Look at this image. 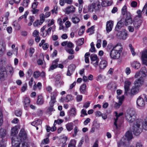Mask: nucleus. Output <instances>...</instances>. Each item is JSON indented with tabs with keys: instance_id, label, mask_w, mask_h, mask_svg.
I'll return each instance as SVG.
<instances>
[{
	"instance_id": "5701e85b",
	"label": "nucleus",
	"mask_w": 147,
	"mask_h": 147,
	"mask_svg": "<svg viewBox=\"0 0 147 147\" xmlns=\"http://www.w3.org/2000/svg\"><path fill=\"white\" fill-rule=\"evenodd\" d=\"M78 15L74 14L71 19L72 22L74 24L78 23L80 21V19L77 17Z\"/></svg>"
},
{
	"instance_id": "f8f14e48",
	"label": "nucleus",
	"mask_w": 147,
	"mask_h": 147,
	"mask_svg": "<svg viewBox=\"0 0 147 147\" xmlns=\"http://www.w3.org/2000/svg\"><path fill=\"white\" fill-rule=\"evenodd\" d=\"M121 54L113 49L111 51L110 56L111 58L113 59H117L120 56Z\"/></svg>"
},
{
	"instance_id": "e433bc0d",
	"label": "nucleus",
	"mask_w": 147,
	"mask_h": 147,
	"mask_svg": "<svg viewBox=\"0 0 147 147\" xmlns=\"http://www.w3.org/2000/svg\"><path fill=\"white\" fill-rule=\"evenodd\" d=\"M43 103V100L41 95H39L38 97L37 103L39 105H41Z\"/></svg>"
},
{
	"instance_id": "0eeeda50",
	"label": "nucleus",
	"mask_w": 147,
	"mask_h": 147,
	"mask_svg": "<svg viewBox=\"0 0 147 147\" xmlns=\"http://www.w3.org/2000/svg\"><path fill=\"white\" fill-rule=\"evenodd\" d=\"M115 116L116 117V118H114V125L113 126V131L115 132H116L117 130L119 129V126L117 125V122L118 119V118L121 116H122L123 115L122 113H118L117 112H115Z\"/></svg>"
},
{
	"instance_id": "49530a36",
	"label": "nucleus",
	"mask_w": 147,
	"mask_h": 147,
	"mask_svg": "<svg viewBox=\"0 0 147 147\" xmlns=\"http://www.w3.org/2000/svg\"><path fill=\"white\" fill-rule=\"evenodd\" d=\"M49 142V140L48 138H47L43 140V141H42L41 145L42 146L43 144H48Z\"/></svg>"
},
{
	"instance_id": "f257e3e1",
	"label": "nucleus",
	"mask_w": 147,
	"mask_h": 147,
	"mask_svg": "<svg viewBox=\"0 0 147 147\" xmlns=\"http://www.w3.org/2000/svg\"><path fill=\"white\" fill-rule=\"evenodd\" d=\"M142 123V120L141 119L136 120L134 122L132 130L135 135H138L142 131V127H140Z\"/></svg>"
},
{
	"instance_id": "c9c22d12",
	"label": "nucleus",
	"mask_w": 147,
	"mask_h": 147,
	"mask_svg": "<svg viewBox=\"0 0 147 147\" xmlns=\"http://www.w3.org/2000/svg\"><path fill=\"white\" fill-rule=\"evenodd\" d=\"M30 99L28 97H26L25 98L24 101V107L25 108L27 107L30 103Z\"/></svg>"
},
{
	"instance_id": "423d86ee",
	"label": "nucleus",
	"mask_w": 147,
	"mask_h": 147,
	"mask_svg": "<svg viewBox=\"0 0 147 147\" xmlns=\"http://www.w3.org/2000/svg\"><path fill=\"white\" fill-rule=\"evenodd\" d=\"M90 59L91 63L95 67H96L98 65L99 59L97 55L95 54H92L90 55Z\"/></svg>"
},
{
	"instance_id": "20e7f679",
	"label": "nucleus",
	"mask_w": 147,
	"mask_h": 147,
	"mask_svg": "<svg viewBox=\"0 0 147 147\" xmlns=\"http://www.w3.org/2000/svg\"><path fill=\"white\" fill-rule=\"evenodd\" d=\"M100 2L99 1L96 3H92L89 4L87 7L88 12H92L94 11H99L101 8Z\"/></svg>"
},
{
	"instance_id": "9b49d317",
	"label": "nucleus",
	"mask_w": 147,
	"mask_h": 147,
	"mask_svg": "<svg viewBox=\"0 0 147 147\" xmlns=\"http://www.w3.org/2000/svg\"><path fill=\"white\" fill-rule=\"evenodd\" d=\"M147 72L146 69L145 67H142L139 72L136 73L134 77L135 78H137L139 76H141L144 78Z\"/></svg>"
},
{
	"instance_id": "393cba45",
	"label": "nucleus",
	"mask_w": 147,
	"mask_h": 147,
	"mask_svg": "<svg viewBox=\"0 0 147 147\" xmlns=\"http://www.w3.org/2000/svg\"><path fill=\"white\" fill-rule=\"evenodd\" d=\"M124 25V23L122 20L119 21L117 23L116 27L115 30L117 31H118Z\"/></svg>"
},
{
	"instance_id": "6e6d98bb",
	"label": "nucleus",
	"mask_w": 147,
	"mask_h": 147,
	"mask_svg": "<svg viewBox=\"0 0 147 147\" xmlns=\"http://www.w3.org/2000/svg\"><path fill=\"white\" fill-rule=\"evenodd\" d=\"M84 38H81L78 40L77 44L78 45L81 46L82 45L84 42Z\"/></svg>"
},
{
	"instance_id": "9d476101",
	"label": "nucleus",
	"mask_w": 147,
	"mask_h": 147,
	"mask_svg": "<svg viewBox=\"0 0 147 147\" xmlns=\"http://www.w3.org/2000/svg\"><path fill=\"white\" fill-rule=\"evenodd\" d=\"M141 59L143 64L147 66V50L142 51L141 53Z\"/></svg>"
},
{
	"instance_id": "4c0bfd02",
	"label": "nucleus",
	"mask_w": 147,
	"mask_h": 147,
	"mask_svg": "<svg viewBox=\"0 0 147 147\" xmlns=\"http://www.w3.org/2000/svg\"><path fill=\"white\" fill-rule=\"evenodd\" d=\"M76 114V109L74 107H72L69 111L70 115L72 117L75 116Z\"/></svg>"
},
{
	"instance_id": "1a4fd4ad",
	"label": "nucleus",
	"mask_w": 147,
	"mask_h": 147,
	"mask_svg": "<svg viewBox=\"0 0 147 147\" xmlns=\"http://www.w3.org/2000/svg\"><path fill=\"white\" fill-rule=\"evenodd\" d=\"M142 23V19L138 17H134L133 20V24L136 29H137L140 26Z\"/></svg>"
},
{
	"instance_id": "b1692460",
	"label": "nucleus",
	"mask_w": 147,
	"mask_h": 147,
	"mask_svg": "<svg viewBox=\"0 0 147 147\" xmlns=\"http://www.w3.org/2000/svg\"><path fill=\"white\" fill-rule=\"evenodd\" d=\"M107 65V62L105 60H102L100 62L99 67L100 69H104Z\"/></svg>"
},
{
	"instance_id": "603ef678",
	"label": "nucleus",
	"mask_w": 147,
	"mask_h": 147,
	"mask_svg": "<svg viewBox=\"0 0 147 147\" xmlns=\"http://www.w3.org/2000/svg\"><path fill=\"white\" fill-rule=\"evenodd\" d=\"M129 46L130 48V50L132 55L133 56H135L136 55V53L135 52L134 49L133 47H132V45L131 44H129Z\"/></svg>"
},
{
	"instance_id": "bb28decb",
	"label": "nucleus",
	"mask_w": 147,
	"mask_h": 147,
	"mask_svg": "<svg viewBox=\"0 0 147 147\" xmlns=\"http://www.w3.org/2000/svg\"><path fill=\"white\" fill-rule=\"evenodd\" d=\"M139 87L136 86L134 85V86L133 87L131 90V93L133 95L135 94H137L139 92Z\"/></svg>"
},
{
	"instance_id": "f704fd0d",
	"label": "nucleus",
	"mask_w": 147,
	"mask_h": 147,
	"mask_svg": "<svg viewBox=\"0 0 147 147\" xmlns=\"http://www.w3.org/2000/svg\"><path fill=\"white\" fill-rule=\"evenodd\" d=\"M66 127L68 131L71 130L73 127V124L72 123H67L66 125Z\"/></svg>"
},
{
	"instance_id": "cd10ccee",
	"label": "nucleus",
	"mask_w": 147,
	"mask_h": 147,
	"mask_svg": "<svg viewBox=\"0 0 147 147\" xmlns=\"http://www.w3.org/2000/svg\"><path fill=\"white\" fill-rule=\"evenodd\" d=\"M18 129L16 126H15L11 128V130L10 135L11 136H15L18 133Z\"/></svg>"
},
{
	"instance_id": "7ed1b4c3",
	"label": "nucleus",
	"mask_w": 147,
	"mask_h": 147,
	"mask_svg": "<svg viewBox=\"0 0 147 147\" xmlns=\"http://www.w3.org/2000/svg\"><path fill=\"white\" fill-rule=\"evenodd\" d=\"M125 117L129 123H131L136 120V116L135 111L131 109L125 114Z\"/></svg>"
},
{
	"instance_id": "ea45409f",
	"label": "nucleus",
	"mask_w": 147,
	"mask_h": 147,
	"mask_svg": "<svg viewBox=\"0 0 147 147\" xmlns=\"http://www.w3.org/2000/svg\"><path fill=\"white\" fill-rule=\"evenodd\" d=\"M125 136L128 140H131L132 139L133 137L131 132L129 131L126 133Z\"/></svg>"
},
{
	"instance_id": "2f4dec72",
	"label": "nucleus",
	"mask_w": 147,
	"mask_h": 147,
	"mask_svg": "<svg viewBox=\"0 0 147 147\" xmlns=\"http://www.w3.org/2000/svg\"><path fill=\"white\" fill-rule=\"evenodd\" d=\"M131 66L136 69H139L140 66V63L136 61H134L131 63Z\"/></svg>"
},
{
	"instance_id": "680f3d73",
	"label": "nucleus",
	"mask_w": 147,
	"mask_h": 147,
	"mask_svg": "<svg viewBox=\"0 0 147 147\" xmlns=\"http://www.w3.org/2000/svg\"><path fill=\"white\" fill-rule=\"evenodd\" d=\"M40 76L39 72L36 71L34 73L33 76L35 78H37Z\"/></svg>"
},
{
	"instance_id": "4be33fe9",
	"label": "nucleus",
	"mask_w": 147,
	"mask_h": 147,
	"mask_svg": "<svg viewBox=\"0 0 147 147\" xmlns=\"http://www.w3.org/2000/svg\"><path fill=\"white\" fill-rule=\"evenodd\" d=\"M5 47V42H0V56L3 54L6 49Z\"/></svg>"
},
{
	"instance_id": "c85d7f7f",
	"label": "nucleus",
	"mask_w": 147,
	"mask_h": 147,
	"mask_svg": "<svg viewBox=\"0 0 147 147\" xmlns=\"http://www.w3.org/2000/svg\"><path fill=\"white\" fill-rule=\"evenodd\" d=\"M124 138H122L118 143V147H125L126 146Z\"/></svg>"
},
{
	"instance_id": "0e129e2a",
	"label": "nucleus",
	"mask_w": 147,
	"mask_h": 147,
	"mask_svg": "<svg viewBox=\"0 0 147 147\" xmlns=\"http://www.w3.org/2000/svg\"><path fill=\"white\" fill-rule=\"evenodd\" d=\"M82 95H77L76 97V100L77 102H80L82 100Z\"/></svg>"
},
{
	"instance_id": "2eb2a0df",
	"label": "nucleus",
	"mask_w": 147,
	"mask_h": 147,
	"mask_svg": "<svg viewBox=\"0 0 147 147\" xmlns=\"http://www.w3.org/2000/svg\"><path fill=\"white\" fill-rule=\"evenodd\" d=\"M76 11V8L73 5L69 6L64 9V11L67 14H69L71 13H74Z\"/></svg>"
},
{
	"instance_id": "6e6552de",
	"label": "nucleus",
	"mask_w": 147,
	"mask_h": 147,
	"mask_svg": "<svg viewBox=\"0 0 147 147\" xmlns=\"http://www.w3.org/2000/svg\"><path fill=\"white\" fill-rule=\"evenodd\" d=\"M117 35L120 38L123 40H125L128 35L127 32L125 29L119 32Z\"/></svg>"
},
{
	"instance_id": "dca6fc26",
	"label": "nucleus",
	"mask_w": 147,
	"mask_h": 147,
	"mask_svg": "<svg viewBox=\"0 0 147 147\" xmlns=\"http://www.w3.org/2000/svg\"><path fill=\"white\" fill-rule=\"evenodd\" d=\"M117 98L119 99V102L118 103L116 102L115 105V107L116 108L118 109L119 107L120 106L122 105L124 99V96H122L121 97L118 96Z\"/></svg>"
},
{
	"instance_id": "5fc2aeb1",
	"label": "nucleus",
	"mask_w": 147,
	"mask_h": 147,
	"mask_svg": "<svg viewBox=\"0 0 147 147\" xmlns=\"http://www.w3.org/2000/svg\"><path fill=\"white\" fill-rule=\"evenodd\" d=\"M74 134H73L74 137H75L77 135V133L79 131V130L77 127H75L74 129Z\"/></svg>"
},
{
	"instance_id": "4468645a",
	"label": "nucleus",
	"mask_w": 147,
	"mask_h": 147,
	"mask_svg": "<svg viewBox=\"0 0 147 147\" xmlns=\"http://www.w3.org/2000/svg\"><path fill=\"white\" fill-rule=\"evenodd\" d=\"M7 72L6 69L4 68L0 69V80H4L7 77Z\"/></svg>"
},
{
	"instance_id": "3c124183",
	"label": "nucleus",
	"mask_w": 147,
	"mask_h": 147,
	"mask_svg": "<svg viewBox=\"0 0 147 147\" xmlns=\"http://www.w3.org/2000/svg\"><path fill=\"white\" fill-rule=\"evenodd\" d=\"M29 3V0H24L23 3V6L26 7L28 6Z\"/></svg>"
},
{
	"instance_id": "7c9ffc66",
	"label": "nucleus",
	"mask_w": 147,
	"mask_h": 147,
	"mask_svg": "<svg viewBox=\"0 0 147 147\" xmlns=\"http://www.w3.org/2000/svg\"><path fill=\"white\" fill-rule=\"evenodd\" d=\"M56 95L54 94L51 96V100L49 102V105L50 107H52L54 105V104L55 102Z\"/></svg>"
},
{
	"instance_id": "de8ad7c7",
	"label": "nucleus",
	"mask_w": 147,
	"mask_h": 147,
	"mask_svg": "<svg viewBox=\"0 0 147 147\" xmlns=\"http://www.w3.org/2000/svg\"><path fill=\"white\" fill-rule=\"evenodd\" d=\"M96 80L100 82H103L104 80L103 76L101 74H99L96 77Z\"/></svg>"
},
{
	"instance_id": "c756f323",
	"label": "nucleus",
	"mask_w": 147,
	"mask_h": 147,
	"mask_svg": "<svg viewBox=\"0 0 147 147\" xmlns=\"http://www.w3.org/2000/svg\"><path fill=\"white\" fill-rule=\"evenodd\" d=\"M64 82L63 80H56L55 82V85L57 87L60 88L63 85Z\"/></svg>"
},
{
	"instance_id": "e2e57ef3",
	"label": "nucleus",
	"mask_w": 147,
	"mask_h": 147,
	"mask_svg": "<svg viewBox=\"0 0 147 147\" xmlns=\"http://www.w3.org/2000/svg\"><path fill=\"white\" fill-rule=\"evenodd\" d=\"M41 21H39L38 20L36 21L33 24V25L34 26H37L38 25H41L42 24H41Z\"/></svg>"
},
{
	"instance_id": "338daca9",
	"label": "nucleus",
	"mask_w": 147,
	"mask_h": 147,
	"mask_svg": "<svg viewBox=\"0 0 147 147\" xmlns=\"http://www.w3.org/2000/svg\"><path fill=\"white\" fill-rule=\"evenodd\" d=\"M67 47L69 48H72L74 47V45L71 42L67 41Z\"/></svg>"
},
{
	"instance_id": "79ce46f5",
	"label": "nucleus",
	"mask_w": 147,
	"mask_h": 147,
	"mask_svg": "<svg viewBox=\"0 0 147 147\" xmlns=\"http://www.w3.org/2000/svg\"><path fill=\"white\" fill-rule=\"evenodd\" d=\"M86 85L85 84H83L80 87V91L82 93H85L86 91Z\"/></svg>"
},
{
	"instance_id": "c03bdc74",
	"label": "nucleus",
	"mask_w": 147,
	"mask_h": 147,
	"mask_svg": "<svg viewBox=\"0 0 147 147\" xmlns=\"http://www.w3.org/2000/svg\"><path fill=\"white\" fill-rule=\"evenodd\" d=\"M76 144V141L75 140H72L68 145V147H75Z\"/></svg>"
},
{
	"instance_id": "412c9836",
	"label": "nucleus",
	"mask_w": 147,
	"mask_h": 147,
	"mask_svg": "<svg viewBox=\"0 0 147 147\" xmlns=\"http://www.w3.org/2000/svg\"><path fill=\"white\" fill-rule=\"evenodd\" d=\"M112 49L121 54L122 51L123 47L121 43H118L113 47Z\"/></svg>"
},
{
	"instance_id": "69168bd1",
	"label": "nucleus",
	"mask_w": 147,
	"mask_h": 147,
	"mask_svg": "<svg viewBox=\"0 0 147 147\" xmlns=\"http://www.w3.org/2000/svg\"><path fill=\"white\" fill-rule=\"evenodd\" d=\"M58 7L57 5H56L54 7L53 9L51 10V11L52 13L53 14L54 13H55L56 14H57V10Z\"/></svg>"
},
{
	"instance_id": "09e8293b",
	"label": "nucleus",
	"mask_w": 147,
	"mask_h": 147,
	"mask_svg": "<svg viewBox=\"0 0 147 147\" xmlns=\"http://www.w3.org/2000/svg\"><path fill=\"white\" fill-rule=\"evenodd\" d=\"M34 20V17L33 16H30L29 17L30 22L28 23V26H31L32 23L33 22Z\"/></svg>"
},
{
	"instance_id": "864d4df0",
	"label": "nucleus",
	"mask_w": 147,
	"mask_h": 147,
	"mask_svg": "<svg viewBox=\"0 0 147 147\" xmlns=\"http://www.w3.org/2000/svg\"><path fill=\"white\" fill-rule=\"evenodd\" d=\"M40 21H41V24H42L44 22L45 18H46L43 14H41L40 15Z\"/></svg>"
},
{
	"instance_id": "f03ea898",
	"label": "nucleus",
	"mask_w": 147,
	"mask_h": 147,
	"mask_svg": "<svg viewBox=\"0 0 147 147\" xmlns=\"http://www.w3.org/2000/svg\"><path fill=\"white\" fill-rule=\"evenodd\" d=\"M11 143L12 147H28V145L27 142H23L22 141L16 137L12 138Z\"/></svg>"
},
{
	"instance_id": "72a5a7b5",
	"label": "nucleus",
	"mask_w": 147,
	"mask_h": 147,
	"mask_svg": "<svg viewBox=\"0 0 147 147\" xmlns=\"http://www.w3.org/2000/svg\"><path fill=\"white\" fill-rule=\"evenodd\" d=\"M75 70L72 65H70L68 67V71H67V75L68 76H70L72 74V72Z\"/></svg>"
},
{
	"instance_id": "37998d69",
	"label": "nucleus",
	"mask_w": 147,
	"mask_h": 147,
	"mask_svg": "<svg viewBox=\"0 0 147 147\" xmlns=\"http://www.w3.org/2000/svg\"><path fill=\"white\" fill-rule=\"evenodd\" d=\"M90 55V54L88 52L86 53L85 55V61L86 63H88L89 62V57Z\"/></svg>"
},
{
	"instance_id": "bf43d9fd",
	"label": "nucleus",
	"mask_w": 147,
	"mask_h": 147,
	"mask_svg": "<svg viewBox=\"0 0 147 147\" xmlns=\"http://www.w3.org/2000/svg\"><path fill=\"white\" fill-rule=\"evenodd\" d=\"M122 13L123 15H125L127 11V7L125 5H124L122 9Z\"/></svg>"
},
{
	"instance_id": "473e14b6",
	"label": "nucleus",
	"mask_w": 147,
	"mask_h": 147,
	"mask_svg": "<svg viewBox=\"0 0 147 147\" xmlns=\"http://www.w3.org/2000/svg\"><path fill=\"white\" fill-rule=\"evenodd\" d=\"M132 22V18L130 17H127L124 24L125 23L126 26H127L131 24Z\"/></svg>"
},
{
	"instance_id": "4d7b16f0",
	"label": "nucleus",
	"mask_w": 147,
	"mask_h": 147,
	"mask_svg": "<svg viewBox=\"0 0 147 147\" xmlns=\"http://www.w3.org/2000/svg\"><path fill=\"white\" fill-rule=\"evenodd\" d=\"M72 96L71 95H67L65 98V100L66 102H68L71 100Z\"/></svg>"
},
{
	"instance_id": "39448f33",
	"label": "nucleus",
	"mask_w": 147,
	"mask_h": 147,
	"mask_svg": "<svg viewBox=\"0 0 147 147\" xmlns=\"http://www.w3.org/2000/svg\"><path fill=\"white\" fill-rule=\"evenodd\" d=\"M17 137L22 141L23 142H26L28 138L27 134L24 128L21 129L18 136Z\"/></svg>"
},
{
	"instance_id": "a878e982",
	"label": "nucleus",
	"mask_w": 147,
	"mask_h": 147,
	"mask_svg": "<svg viewBox=\"0 0 147 147\" xmlns=\"http://www.w3.org/2000/svg\"><path fill=\"white\" fill-rule=\"evenodd\" d=\"M42 123L41 120L40 119H38L31 123V125L34 126H38L39 127H41Z\"/></svg>"
},
{
	"instance_id": "052dcab7",
	"label": "nucleus",
	"mask_w": 147,
	"mask_h": 147,
	"mask_svg": "<svg viewBox=\"0 0 147 147\" xmlns=\"http://www.w3.org/2000/svg\"><path fill=\"white\" fill-rule=\"evenodd\" d=\"M65 50L67 52L70 54H73L74 53L73 50L71 48L68 49L67 48H65Z\"/></svg>"
},
{
	"instance_id": "a18cd8bd",
	"label": "nucleus",
	"mask_w": 147,
	"mask_h": 147,
	"mask_svg": "<svg viewBox=\"0 0 147 147\" xmlns=\"http://www.w3.org/2000/svg\"><path fill=\"white\" fill-rule=\"evenodd\" d=\"M94 26H93L90 28H89L87 30L86 32L87 33L90 32V34H92L94 33Z\"/></svg>"
},
{
	"instance_id": "13d9d810",
	"label": "nucleus",
	"mask_w": 147,
	"mask_h": 147,
	"mask_svg": "<svg viewBox=\"0 0 147 147\" xmlns=\"http://www.w3.org/2000/svg\"><path fill=\"white\" fill-rule=\"evenodd\" d=\"M7 71L9 72L10 74H12L13 72V68L11 66H8L7 67Z\"/></svg>"
},
{
	"instance_id": "aec40b11",
	"label": "nucleus",
	"mask_w": 147,
	"mask_h": 147,
	"mask_svg": "<svg viewBox=\"0 0 147 147\" xmlns=\"http://www.w3.org/2000/svg\"><path fill=\"white\" fill-rule=\"evenodd\" d=\"M131 84V82L128 80H126L124 83L125 94H127L129 90V86Z\"/></svg>"
},
{
	"instance_id": "8fccbe9b",
	"label": "nucleus",
	"mask_w": 147,
	"mask_h": 147,
	"mask_svg": "<svg viewBox=\"0 0 147 147\" xmlns=\"http://www.w3.org/2000/svg\"><path fill=\"white\" fill-rule=\"evenodd\" d=\"M137 13L138 15L136 16L135 17H138L139 18L142 19V11L140 10H138L137 11Z\"/></svg>"
},
{
	"instance_id": "f3484780",
	"label": "nucleus",
	"mask_w": 147,
	"mask_h": 147,
	"mask_svg": "<svg viewBox=\"0 0 147 147\" xmlns=\"http://www.w3.org/2000/svg\"><path fill=\"white\" fill-rule=\"evenodd\" d=\"M7 132V130L3 128H1L0 129V139L1 140H5L4 138L5 137Z\"/></svg>"
},
{
	"instance_id": "58836bf2",
	"label": "nucleus",
	"mask_w": 147,
	"mask_h": 147,
	"mask_svg": "<svg viewBox=\"0 0 147 147\" xmlns=\"http://www.w3.org/2000/svg\"><path fill=\"white\" fill-rule=\"evenodd\" d=\"M142 127L145 130H147V118L144 121L142 120Z\"/></svg>"
},
{
	"instance_id": "6ab92c4d",
	"label": "nucleus",
	"mask_w": 147,
	"mask_h": 147,
	"mask_svg": "<svg viewBox=\"0 0 147 147\" xmlns=\"http://www.w3.org/2000/svg\"><path fill=\"white\" fill-rule=\"evenodd\" d=\"M137 104L138 106L140 107H144L145 105V102L143 98L140 97H139L137 99Z\"/></svg>"
},
{
	"instance_id": "a19ab883",
	"label": "nucleus",
	"mask_w": 147,
	"mask_h": 147,
	"mask_svg": "<svg viewBox=\"0 0 147 147\" xmlns=\"http://www.w3.org/2000/svg\"><path fill=\"white\" fill-rule=\"evenodd\" d=\"M111 4L108 1L103 0L101 3V5L102 7H106L111 5Z\"/></svg>"
},
{
	"instance_id": "a211bd4d",
	"label": "nucleus",
	"mask_w": 147,
	"mask_h": 147,
	"mask_svg": "<svg viewBox=\"0 0 147 147\" xmlns=\"http://www.w3.org/2000/svg\"><path fill=\"white\" fill-rule=\"evenodd\" d=\"M113 21H109L107 22L106 30L107 32L109 33L111 31L113 26Z\"/></svg>"
},
{
	"instance_id": "774afa93",
	"label": "nucleus",
	"mask_w": 147,
	"mask_h": 147,
	"mask_svg": "<svg viewBox=\"0 0 147 147\" xmlns=\"http://www.w3.org/2000/svg\"><path fill=\"white\" fill-rule=\"evenodd\" d=\"M34 51V48H31L30 49L29 55L30 57H32Z\"/></svg>"
},
{
	"instance_id": "ddd939ff",
	"label": "nucleus",
	"mask_w": 147,
	"mask_h": 147,
	"mask_svg": "<svg viewBox=\"0 0 147 147\" xmlns=\"http://www.w3.org/2000/svg\"><path fill=\"white\" fill-rule=\"evenodd\" d=\"M139 77V78L136 79L134 82V84L136 86H138L140 88L143 84L144 79L143 77Z\"/></svg>"
}]
</instances>
